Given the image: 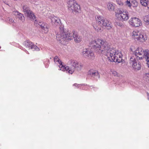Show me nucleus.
Instances as JSON below:
<instances>
[{
	"mask_svg": "<svg viewBox=\"0 0 149 149\" xmlns=\"http://www.w3.org/2000/svg\"><path fill=\"white\" fill-rule=\"evenodd\" d=\"M131 5L133 7H136L138 6V3L136 0H132L131 2Z\"/></svg>",
	"mask_w": 149,
	"mask_h": 149,
	"instance_id": "nucleus-22",
	"label": "nucleus"
},
{
	"mask_svg": "<svg viewBox=\"0 0 149 149\" xmlns=\"http://www.w3.org/2000/svg\"><path fill=\"white\" fill-rule=\"evenodd\" d=\"M125 4L127 6H128L129 7H131L132 6L131 3L130 1H128V0L126 1L125 2Z\"/></svg>",
	"mask_w": 149,
	"mask_h": 149,
	"instance_id": "nucleus-25",
	"label": "nucleus"
},
{
	"mask_svg": "<svg viewBox=\"0 0 149 149\" xmlns=\"http://www.w3.org/2000/svg\"><path fill=\"white\" fill-rule=\"evenodd\" d=\"M95 17L96 20L92 23L93 26L95 31L98 32H101L103 30V26L108 29L111 28V23L107 19L99 15Z\"/></svg>",
	"mask_w": 149,
	"mask_h": 149,
	"instance_id": "nucleus-4",
	"label": "nucleus"
},
{
	"mask_svg": "<svg viewBox=\"0 0 149 149\" xmlns=\"http://www.w3.org/2000/svg\"><path fill=\"white\" fill-rule=\"evenodd\" d=\"M116 24L121 27H122L123 26V24L121 23H120L119 22H116Z\"/></svg>",
	"mask_w": 149,
	"mask_h": 149,
	"instance_id": "nucleus-28",
	"label": "nucleus"
},
{
	"mask_svg": "<svg viewBox=\"0 0 149 149\" xmlns=\"http://www.w3.org/2000/svg\"><path fill=\"white\" fill-rule=\"evenodd\" d=\"M90 45L94 51L100 53L104 54L111 62L120 63L123 61L122 55L115 49L110 48L108 42L100 39H97L91 41Z\"/></svg>",
	"mask_w": 149,
	"mask_h": 149,
	"instance_id": "nucleus-1",
	"label": "nucleus"
},
{
	"mask_svg": "<svg viewBox=\"0 0 149 149\" xmlns=\"http://www.w3.org/2000/svg\"><path fill=\"white\" fill-rule=\"evenodd\" d=\"M141 4L144 7H147L149 2L148 0H140Z\"/></svg>",
	"mask_w": 149,
	"mask_h": 149,
	"instance_id": "nucleus-16",
	"label": "nucleus"
},
{
	"mask_svg": "<svg viewBox=\"0 0 149 149\" xmlns=\"http://www.w3.org/2000/svg\"><path fill=\"white\" fill-rule=\"evenodd\" d=\"M129 23L131 26L136 27H139L142 24L141 20L138 18L135 17L130 19L129 21Z\"/></svg>",
	"mask_w": 149,
	"mask_h": 149,
	"instance_id": "nucleus-9",
	"label": "nucleus"
},
{
	"mask_svg": "<svg viewBox=\"0 0 149 149\" xmlns=\"http://www.w3.org/2000/svg\"><path fill=\"white\" fill-rule=\"evenodd\" d=\"M68 7L73 13H79L80 11V6L75 1H69L68 3Z\"/></svg>",
	"mask_w": 149,
	"mask_h": 149,
	"instance_id": "nucleus-7",
	"label": "nucleus"
},
{
	"mask_svg": "<svg viewBox=\"0 0 149 149\" xmlns=\"http://www.w3.org/2000/svg\"><path fill=\"white\" fill-rule=\"evenodd\" d=\"M54 61L55 63L60 64V70H66L71 74L74 72L75 70L78 71H80L82 68V65L81 64L78 63L76 61L74 60H70L68 61V63L70 65V66L66 67L64 66L57 56L55 57Z\"/></svg>",
	"mask_w": 149,
	"mask_h": 149,
	"instance_id": "nucleus-3",
	"label": "nucleus"
},
{
	"mask_svg": "<svg viewBox=\"0 0 149 149\" xmlns=\"http://www.w3.org/2000/svg\"><path fill=\"white\" fill-rule=\"evenodd\" d=\"M6 21L7 22L10 23H13L14 22V20L12 18L8 17L6 19Z\"/></svg>",
	"mask_w": 149,
	"mask_h": 149,
	"instance_id": "nucleus-24",
	"label": "nucleus"
},
{
	"mask_svg": "<svg viewBox=\"0 0 149 149\" xmlns=\"http://www.w3.org/2000/svg\"><path fill=\"white\" fill-rule=\"evenodd\" d=\"M41 28L42 31H44L45 33H47L48 31L49 26L47 24L45 23L44 24H43V26Z\"/></svg>",
	"mask_w": 149,
	"mask_h": 149,
	"instance_id": "nucleus-15",
	"label": "nucleus"
},
{
	"mask_svg": "<svg viewBox=\"0 0 149 149\" xmlns=\"http://www.w3.org/2000/svg\"><path fill=\"white\" fill-rule=\"evenodd\" d=\"M33 43L29 40H26L24 42V45L26 47L30 48Z\"/></svg>",
	"mask_w": 149,
	"mask_h": 149,
	"instance_id": "nucleus-17",
	"label": "nucleus"
},
{
	"mask_svg": "<svg viewBox=\"0 0 149 149\" xmlns=\"http://www.w3.org/2000/svg\"><path fill=\"white\" fill-rule=\"evenodd\" d=\"M83 55L85 57H88L90 59L94 58V54L90 49H85L82 52Z\"/></svg>",
	"mask_w": 149,
	"mask_h": 149,
	"instance_id": "nucleus-12",
	"label": "nucleus"
},
{
	"mask_svg": "<svg viewBox=\"0 0 149 149\" xmlns=\"http://www.w3.org/2000/svg\"><path fill=\"white\" fill-rule=\"evenodd\" d=\"M116 3L119 5H123V3L120 0H116Z\"/></svg>",
	"mask_w": 149,
	"mask_h": 149,
	"instance_id": "nucleus-27",
	"label": "nucleus"
},
{
	"mask_svg": "<svg viewBox=\"0 0 149 149\" xmlns=\"http://www.w3.org/2000/svg\"><path fill=\"white\" fill-rule=\"evenodd\" d=\"M74 38L76 42L81 40V37L78 35L77 33L73 31L72 33H70L64 28V25H61L59 28V31L56 35L57 40L63 45H65L66 42H68Z\"/></svg>",
	"mask_w": 149,
	"mask_h": 149,
	"instance_id": "nucleus-2",
	"label": "nucleus"
},
{
	"mask_svg": "<svg viewBox=\"0 0 149 149\" xmlns=\"http://www.w3.org/2000/svg\"><path fill=\"white\" fill-rule=\"evenodd\" d=\"M51 19L52 24L54 26H58V30L56 32V36L58 32L59 31V28L60 26L62 25L60 22V19L58 17L53 16L51 17Z\"/></svg>",
	"mask_w": 149,
	"mask_h": 149,
	"instance_id": "nucleus-10",
	"label": "nucleus"
},
{
	"mask_svg": "<svg viewBox=\"0 0 149 149\" xmlns=\"http://www.w3.org/2000/svg\"><path fill=\"white\" fill-rule=\"evenodd\" d=\"M132 66L134 70L137 71L140 70L141 68V65L139 63H137V62L133 63Z\"/></svg>",
	"mask_w": 149,
	"mask_h": 149,
	"instance_id": "nucleus-14",
	"label": "nucleus"
},
{
	"mask_svg": "<svg viewBox=\"0 0 149 149\" xmlns=\"http://www.w3.org/2000/svg\"><path fill=\"white\" fill-rule=\"evenodd\" d=\"M132 36H134V39H137L143 42L147 40V37L146 35L140 32L134 31L132 33Z\"/></svg>",
	"mask_w": 149,
	"mask_h": 149,
	"instance_id": "nucleus-8",
	"label": "nucleus"
},
{
	"mask_svg": "<svg viewBox=\"0 0 149 149\" xmlns=\"http://www.w3.org/2000/svg\"><path fill=\"white\" fill-rule=\"evenodd\" d=\"M118 18L120 20L127 21L129 18L128 12L126 10H120L118 12Z\"/></svg>",
	"mask_w": 149,
	"mask_h": 149,
	"instance_id": "nucleus-11",
	"label": "nucleus"
},
{
	"mask_svg": "<svg viewBox=\"0 0 149 149\" xmlns=\"http://www.w3.org/2000/svg\"><path fill=\"white\" fill-rule=\"evenodd\" d=\"M32 44L30 47L33 50L38 51L40 50L39 48L36 45L33 44V43Z\"/></svg>",
	"mask_w": 149,
	"mask_h": 149,
	"instance_id": "nucleus-20",
	"label": "nucleus"
},
{
	"mask_svg": "<svg viewBox=\"0 0 149 149\" xmlns=\"http://www.w3.org/2000/svg\"><path fill=\"white\" fill-rule=\"evenodd\" d=\"M73 85L75 87H78V88L79 87V86L80 85V84H74Z\"/></svg>",
	"mask_w": 149,
	"mask_h": 149,
	"instance_id": "nucleus-31",
	"label": "nucleus"
},
{
	"mask_svg": "<svg viewBox=\"0 0 149 149\" xmlns=\"http://www.w3.org/2000/svg\"><path fill=\"white\" fill-rule=\"evenodd\" d=\"M143 20L146 24H149V14L143 17Z\"/></svg>",
	"mask_w": 149,
	"mask_h": 149,
	"instance_id": "nucleus-18",
	"label": "nucleus"
},
{
	"mask_svg": "<svg viewBox=\"0 0 149 149\" xmlns=\"http://www.w3.org/2000/svg\"><path fill=\"white\" fill-rule=\"evenodd\" d=\"M130 63L133 64V63L136 62V59L134 56H132L130 58Z\"/></svg>",
	"mask_w": 149,
	"mask_h": 149,
	"instance_id": "nucleus-23",
	"label": "nucleus"
},
{
	"mask_svg": "<svg viewBox=\"0 0 149 149\" xmlns=\"http://www.w3.org/2000/svg\"><path fill=\"white\" fill-rule=\"evenodd\" d=\"M134 48V47L133 46H131L130 47V50L131 51L133 52L134 53V51H133V49Z\"/></svg>",
	"mask_w": 149,
	"mask_h": 149,
	"instance_id": "nucleus-30",
	"label": "nucleus"
},
{
	"mask_svg": "<svg viewBox=\"0 0 149 149\" xmlns=\"http://www.w3.org/2000/svg\"><path fill=\"white\" fill-rule=\"evenodd\" d=\"M1 47H0V48H1Z\"/></svg>",
	"mask_w": 149,
	"mask_h": 149,
	"instance_id": "nucleus-33",
	"label": "nucleus"
},
{
	"mask_svg": "<svg viewBox=\"0 0 149 149\" xmlns=\"http://www.w3.org/2000/svg\"><path fill=\"white\" fill-rule=\"evenodd\" d=\"M146 79V81H149V74L146 73L144 77Z\"/></svg>",
	"mask_w": 149,
	"mask_h": 149,
	"instance_id": "nucleus-26",
	"label": "nucleus"
},
{
	"mask_svg": "<svg viewBox=\"0 0 149 149\" xmlns=\"http://www.w3.org/2000/svg\"><path fill=\"white\" fill-rule=\"evenodd\" d=\"M114 76H118V74L117 72L115 71H113L112 72Z\"/></svg>",
	"mask_w": 149,
	"mask_h": 149,
	"instance_id": "nucleus-29",
	"label": "nucleus"
},
{
	"mask_svg": "<svg viewBox=\"0 0 149 149\" xmlns=\"http://www.w3.org/2000/svg\"><path fill=\"white\" fill-rule=\"evenodd\" d=\"M17 15L18 18L22 22L24 20V17L23 15L21 13L17 12Z\"/></svg>",
	"mask_w": 149,
	"mask_h": 149,
	"instance_id": "nucleus-19",
	"label": "nucleus"
},
{
	"mask_svg": "<svg viewBox=\"0 0 149 149\" xmlns=\"http://www.w3.org/2000/svg\"><path fill=\"white\" fill-rule=\"evenodd\" d=\"M147 93V95H148V100H149V94L148 93Z\"/></svg>",
	"mask_w": 149,
	"mask_h": 149,
	"instance_id": "nucleus-32",
	"label": "nucleus"
},
{
	"mask_svg": "<svg viewBox=\"0 0 149 149\" xmlns=\"http://www.w3.org/2000/svg\"><path fill=\"white\" fill-rule=\"evenodd\" d=\"M134 54L137 59L140 60L144 58L149 68V50L148 49L144 50L142 48L138 47L135 51H134Z\"/></svg>",
	"mask_w": 149,
	"mask_h": 149,
	"instance_id": "nucleus-5",
	"label": "nucleus"
},
{
	"mask_svg": "<svg viewBox=\"0 0 149 149\" xmlns=\"http://www.w3.org/2000/svg\"><path fill=\"white\" fill-rule=\"evenodd\" d=\"M23 9L27 16L31 18L33 21H35V23L38 24L41 27L43 26V24H44V23L36 21V16L32 12L29 10V8L26 6L25 5L23 6Z\"/></svg>",
	"mask_w": 149,
	"mask_h": 149,
	"instance_id": "nucleus-6",
	"label": "nucleus"
},
{
	"mask_svg": "<svg viewBox=\"0 0 149 149\" xmlns=\"http://www.w3.org/2000/svg\"><path fill=\"white\" fill-rule=\"evenodd\" d=\"M107 6L108 9L110 10H113L114 9V6L110 3H108L107 4Z\"/></svg>",
	"mask_w": 149,
	"mask_h": 149,
	"instance_id": "nucleus-21",
	"label": "nucleus"
},
{
	"mask_svg": "<svg viewBox=\"0 0 149 149\" xmlns=\"http://www.w3.org/2000/svg\"><path fill=\"white\" fill-rule=\"evenodd\" d=\"M88 74L96 80H97L100 78V75L97 70L91 69L88 72Z\"/></svg>",
	"mask_w": 149,
	"mask_h": 149,
	"instance_id": "nucleus-13",
	"label": "nucleus"
}]
</instances>
